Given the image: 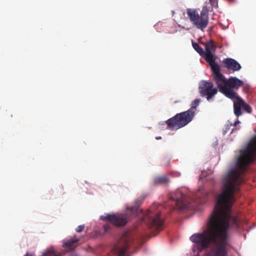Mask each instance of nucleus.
Returning a JSON list of instances; mask_svg holds the SVG:
<instances>
[{
    "label": "nucleus",
    "instance_id": "obj_1",
    "mask_svg": "<svg viewBox=\"0 0 256 256\" xmlns=\"http://www.w3.org/2000/svg\"><path fill=\"white\" fill-rule=\"evenodd\" d=\"M236 194L222 190L208 222L206 229L190 237L200 252L208 248L210 244L214 246L207 256H228L229 230L240 228L238 216L232 211Z\"/></svg>",
    "mask_w": 256,
    "mask_h": 256
},
{
    "label": "nucleus",
    "instance_id": "obj_2",
    "mask_svg": "<svg viewBox=\"0 0 256 256\" xmlns=\"http://www.w3.org/2000/svg\"><path fill=\"white\" fill-rule=\"evenodd\" d=\"M140 214H142L141 221L146 222L150 228L158 231L163 229L164 220L160 217L161 212L156 204H154L144 214L142 210H139L138 206L136 205L128 208L124 214H107L100 216V219L109 222L103 226L104 232H108L111 230L112 225L124 226L130 218L138 216Z\"/></svg>",
    "mask_w": 256,
    "mask_h": 256
},
{
    "label": "nucleus",
    "instance_id": "obj_3",
    "mask_svg": "<svg viewBox=\"0 0 256 256\" xmlns=\"http://www.w3.org/2000/svg\"><path fill=\"white\" fill-rule=\"evenodd\" d=\"M256 156V136L249 142L246 148L240 150L236 160V168L231 170L222 178V190L238 194L239 186L243 182L242 174L248 166L252 162Z\"/></svg>",
    "mask_w": 256,
    "mask_h": 256
},
{
    "label": "nucleus",
    "instance_id": "obj_4",
    "mask_svg": "<svg viewBox=\"0 0 256 256\" xmlns=\"http://www.w3.org/2000/svg\"><path fill=\"white\" fill-rule=\"evenodd\" d=\"M200 101V98L195 99L188 110L177 114L172 118L167 120L166 122L167 124L168 128L170 130H176L190 122L194 116L195 111Z\"/></svg>",
    "mask_w": 256,
    "mask_h": 256
},
{
    "label": "nucleus",
    "instance_id": "obj_5",
    "mask_svg": "<svg viewBox=\"0 0 256 256\" xmlns=\"http://www.w3.org/2000/svg\"><path fill=\"white\" fill-rule=\"evenodd\" d=\"M186 14L190 21L197 28L202 30L208 26L209 20L208 10L204 6L199 14L196 10L188 8Z\"/></svg>",
    "mask_w": 256,
    "mask_h": 256
},
{
    "label": "nucleus",
    "instance_id": "obj_6",
    "mask_svg": "<svg viewBox=\"0 0 256 256\" xmlns=\"http://www.w3.org/2000/svg\"><path fill=\"white\" fill-rule=\"evenodd\" d=\"M210 66L212 72V76L215 83L220 92L224 94L227 98H232L234 93L231 90L226 89L227 80L221 73L220 68L217 64Z\"/></svg>",
    "mask_w": 256,
    "mask_h": 256
},
{
    "label": "nucleus",
    "instance_id": "obj_7",
    "mask_svg": "<svg viewBox=\"0 0 256 256\" xmlns=\"http://www.w3.org/2000/svg\"><path fill=\"white\" fill-rule=\"evenodd\" d=\"M168 198L169 200L174 202L176 208L180 210L190 208V204L188 202L186 196L180 190L170 192Z\"/></svg>",
    "mask_w": 256,
    "mask_h": 256
},
{
    "label": "nucleus",
    "instance_id": "obj_8",
    "mask_svg": "<svg viewBox=\"0 0 256 256\" xmlns=\"http://www.w3.org/2000/svg\"><path fill=\"white\" fill-rule=\"evenodd\" d=\"M132 244V238L127 234H124L118 243L114 246L111 252L115 256H126V252Z\"/></svg>",
    "mask_w": 256,
    "mask_h": 256
},
{
    "label": "nucleus",
    "instance_id": "obj_9",
    "mask_svg": "<svg viewBox=\"0 0 256 256\" xmlns=\"http://www.w3.org/2000/svg\"><path fill=\"white\" fill-rule=\"evenodd\" d=\"M199 92L202 96H206L210 101L218 92V89L214 88L212 82L204 81L199 86Z\"/></svg>",
    "mask_w": 256,
    "mask_h": 256
},
{
    "label": "nucleus",
    "instance_id": "obj_10",
    "mask_svg": "<svg viewBox=\"0 0 256 256\" xmlns=\"http://www.w3.org/2000/svg\"><path fill=\"white\" fill-rule=\"evenodd\" d=\"M206 52L204 51L203 58L208 62L210 66L217 64L216 62L212 52L214 51L215 46L212 40H210L208 42L204 44Z\"/></svg>",
    "mask_w": 256,
    "mask_h": 256
},
{
    "label": "nucleus",
    "instance_id": "obj_11",
    "mask_svg": "<svg viewBox=\"0 0 256 256\" xmlns=\"http://www.w3.org/2000/svg\"><path fill=\"white\" fill-rule=\"evenodd\" d=\"M80 238L76 235L64 239L62 240V246L65 252H70L75 250L78 245Z\"/></svg>",
    "mask_w": 256,
    "mask_h": 256
},
{
    "label": "nucleus",
    "instance_id": "obj_12",
    "mask_svg": "<svg viewBox=\"0 0 256 256\" xmlns=\"http://www.w3.org/2000/svg\"><path fill=\"white\" fill-rule=\"evenodd\" d=\"M242 84L243 82L236 77H230L228 79L226 89L231 90L234 93L232 98H229L234 100L236 96H238L234 90H238Z\"/></svg>",
    "mask_w": 256,
    "mask_h": 256
},
{
    "label": "nucleus",
    "instance_id": "obj_13",
    "mask_svg": "<svg viewBox=\"0 0 256 256\" xmlns=\"http://www.w3.org/2000/svg\"><path fill=\"white\" fill-rule=\"evenodd\" d=\"M224 68L230 71L234 72L238 71L242 68L240 64L235 60L232 58H226L222 60Z\"/></svg>",
    "mask_w": 256,
    "mask_h": 256
},
{
    "label": "nucleus",
    "instance_id": "obj_14",
    "mask_svg": "<svg viewBox=\"0 0 256 256\" xmlns=\"http://www.w3.org/2000/svg\"><path fill=\"white\" fill-rule=\"evenodd\" d=\"M238 100L237 103H234V113L236 116H239L242 114L241 108H242V105L241 104L240 99L241 98L240 96H236V98Z\"/></svg>",
    "mask_w": 256,
    "mask_h": 256
},
{
    "label": "nucleus",
    "instance_id": "obj_15",
    "mask_svg": "<svg viewBox=\"0 0 256 256\" xmlns=\"http://www.w3.org/2000/svg\"><path fill=\"white\" fill-rule=\"evenodd\" d=\"M154 182L156 184H165L169 182V180L166 176H158L154 178Z\"/></svg>",
    "mask_w": 256,
    "mask_h": 256
},
{
    "label": "nucleus",
    "instance_id": "obj_16",
    "mask_svg": "<svg viewBox=\"0 0 256 256\" xmlns=\"http://www.w3.org/2000/svg\"><path fill=\"white\" fill-rule=\"evenodd\" d=\"M62 254L60 252H57L53 249L47 250L42 254V256H62Z\"/></svg>",
    "mask_w": 256,
    "mask_h": 256
},
{
    "label": "nucleus",
    "instance_id": "obj_17",
    "mask_svg": "<svg viewBox=\"0 0 256 256\" xmlns=\"http://www.w3.org/2000/svg\"><path fill=\"white\" fill-rule=\"evenodd\" d=\"M192 46L194 48L200 55V56L203 58L204 54V50L203 48L200 46L197 43L195 42H192Z\"/></svg>",
    "mask_w": 256,
    "mask_h": 256
},
{
    "label": "nucleus",
    "instance_id": "obj_18",
    "mask_svg": "<svg viewBox=\"0 0 256 256\" xmlns=\"http://www.w3.org/2000/svg\"><path fill=\"white\" fill-rule=\"evenodd\" d=\"M241 104L242 105V108L247 112L251 113L252 110L251 107L246 104L244 101L241 98L240 99Z\"/></svg>",
    "mask_w": 256,
    "mask_h": 256
},
{
    "label": "nucleus",
    "instance_id": "obj_19",
    "mask_svg": "<svg viewBox=\"0 0 256 256\" xmlns=\"http://www.w3.org/2000/svg\"><path fill=\"white\" fill-rule=\"evenodd\" d=\"M84 227L85 226L84 224L80 225L76 229V231L78 232H82L84 230Z\"/></svg>",
    "mask_w": 256,
    "mask_h": 256
},
{
    "label": "nucleus",
    "instance_id": "obj_20",
    "mask_svg": "<svg viewBox=\"0 0 256 256\" xmlns=\"http://www.w3.org/2000/svg\"><path fill=\"white\" fill-rule=\"evenodd\" d=\"M212 6L213 7H218V0H209Z\"/></svg>",
    "mask_w": 256,
    "mask_h": 256
},
{
    "label": "nucleus",
    "instance_id": "obj_21",
    "mask_svg": "<svg viewBox=\"0 0 256 256\" xmlns=\"http://www.w3.org/2000/svg\"><path fill=\"white\" fill-rule=\"evenodd\" d=\"M240 122L239 120H237L234 123V126H236L238 124H240Z\"/></svg>",
    "mask_w": 256,
    "mask_h": 256
},
{
    "label": "nucleus",
    "instance_id": "obj_22",
    "mask_svg": "<svg viewBox=\"0 0 256 256\" xmlns=\"http://www.w3.org/2000/svg\"><path fill=\"white\" fill-rule=\"evenodd\" d=\"M156 139L158 140H161L162 139V137L161 136H156Z\"/></svg>",
    "mask_w": 256,
    "mask_h": 256
},
{
    "label": "nucleus",
    "instance_id": "obj_23",
    "mask_svg": "<svg viewBox=\"0 0 256 256\" xmlns=\"http://www.w3.org/2000/svg\"><path fill=\"white\" fill-rule=\"evenodd\" d=\"M24 256H33L32 254H29L28 253H26Z\"/></svg>",
    "mask_w": 256,
    "mask_h": 256
},
{
    "label": "nucleus",
    "instance_id": "obj_24",
    "mask_svg": "<svg viewBox=\"0 0 256 256\" xmlns=\"http://www.w3.org/2000/svg\"><path fill=\"white\" fill-rule=\"evenodd\" d=\"M229 0V2H232L234 1V0Z\"/></svg>",
    "mask_w": 256,
    "mask_h": 256
},
{
    "label": "nucleus",
    "instance_id": "obj_25",
    "mask_svg": "<svg viewBox=\"0 0 256 256\" xmlns=\"http://www.w3.org/2000/svg\"><path fill=\"white\" fill-rule=\"evenodd\" d=\"M76 256V255H74V256Z\"/></svg>",
    "mask_w": 256,
    "mask_h": 256
}]
</instances>
